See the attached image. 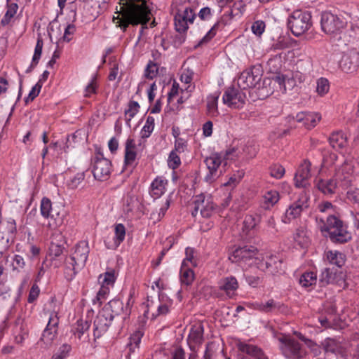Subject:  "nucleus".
<instances>
[{
  "instance_id": "obj_6",
  "label": "nucleus",
  "mask_w": 359,
  "mask_h": 359,
  "mask_svg": "<svg viewBox=\"0 0 359 359\" xmlns=\"http://www.w3.org/2000/svg\"><path fill=\"white\" fill-rule=\"evenodd\" d=\"M280 349L283 355L287 359H303L306 355V350L294 339L290 337H281Z\"/></svg>"
},
{
  "instance_id": "obj_42",
  "label": "nucleus",
  "mask_w": 359,
  "mask_h": 359,
  "mask_svg": "<svg viewBox=\"0 0 359 359\" xmlns=\"http://www.w3.org/2000/svg\"><path fill=\"white\" fill-rule=\"evenodd\" d=\"M52 210V203L48 198H43L41 203V213L46 217H53V215L51 214Z\"/></svg>"
},
{
  "instance_id": "obj_33",
  "label": "nucleus",
  "mask_w": 359,
  "mask_h": 359,
  "mask_svg": "<svg viewBox=\"0 0 359 359\" xmlns=\"http://www.w3.org/2000/svg\"><path fill=\"white\" fill-rule=\"evenodd\" d=\"M140 104L137 102L131 100L128 104V109L125 110V116L126 123L129 125V122L137 114L140 109Z\"/></svg>"
},
{
  "instance_id": "obj_43",
  "label": "nucleus",
  "mask_w": 359,
  "mask_h": 359,
  "mask_svg": "<svg viewBox=\"0 0 359 359\" xmlns=\"http://www.w3.org/2000/svg\"><path fill=\"white\" fill-rule=\"evenodd\" d=\"M219 93H214L208 97L207 108L209 113L217 114V102Z\"/></svg>"
},
{
  "instance_id": "obj_3",
  "label": "nucleus",
  "mask_w": 359,
  "mask_h": 359,
  "mask_svg": "<svg viewBox=\"0 0 359 359\" xmlns=\"http://www.w3.org/2000/svg\"><path fill=\"white\" fill-rule=\"evenodd\" d=\"M121 315L125 316V309L123 303L120 299H114L106 304L94 320L95 339L99 338L107 332L114 318Z\"/></svg>"
},
{
  "instance_id": "obj_62",
  "label": "nucleus",
  "mask_w": 359,
  "mask_h": 359,
  "mask_svg": "<svg viewBox=\"0 0 359 359\" xmlns=\"http://www.w3.org/2000/svg\"><path fill=\"white\" fill-rule=\"evenodd\" d=\"M204 202V196L203 194L196 196V200L194 201V209L191 212V215L194 217H196L198 212V211L201 212V205H203V203Z\"/></svg>"
},
{
  "instance_id": "obj_58",
  "label": "nucleus",
  "mask_w": 359,
  "mask_h": 359,
  "mask_svg": "<svg viewBox=\"0 0 359 359\" xmlns=\"http://www.w3.org/2000/svg\"><path fill=\"white\" fill-rule=\"evenodd\" d=\"M251 29L255 34H256L257 36H260L264 32V31L265 29L264 22H263L262 20L255 21L252 24Z\"/></svg>"
},
{
  "instance_id": "obj_57",
  "label": "nucleus",
  "mask_w": 359,
  "mask_h": 359,
  "mask_svg": "<svg viewBox=\"0 0 359 359\" xmlns=\"http://www.w3.org/2000/svg\"><path fill=\"white\" fill-rule=\"evenodd\" d=\"M337 159V155L334 153H330L328 156H326V154H323V158L322 166L323 167H329L332 165L336 160Z\"/></svg>"
},
{
  "instance_id": "obj_24",
  "label": "nucleus",
  "mask_w": 359,
  "mask_h": 359,
  "mask_svg": "<svg viewBox=\"0 0 359 359\" xmlns=\"http://www.w3.org/2000/svg\"><path fill=\"white\" fill-rule=\"evenodd\" d=\"M330 146L335 150H339L346 146L347 139L341 131H337L332 133L329 137Z\"/></svg>"
},
{
  "instance_id": "obj_13",
  "label": "nucleus",
  "mask_w": 359,
  "mask_h": 359,
  "mask_svg": "<svg viewBox=\"0 0 359 359\" xmlns=\"http://www.w3.org/2000/svg\"><path fill=\"white\" fill-rule=\"evenodd\" d=\"M258 253L257 248L252 245H245L235 249L229 255V259L232 262H247L255 258Z\"/></svg>"
},
{
  "instance_id": "obj_38",
  "label": "nucleus",
  "mask_w": 359,
  "mask_h": 359,
  "mask_svg": "<svg viewBox=\"0 0 359 359\" xmlns=\"http://www.w3.org/2000/svg\"><path fill=\"white\" fill-rule=\"evenodd\" d=\"M98 280L101 284L112 286L116 280L115 271L114 269H110L104 273L100 274Z\"/></svg>"
},
{
  "instance_id": "obj_20",
  "label": "nucleus",
  "mask_w": 359,
  "mask_h": 359,
  "mask_svg": "<svg viewBox=\"0 0 359 359\" xmlns=\"http://www.w3.org/2000/svg\"><path fill=\"white\" fill-rule=\"evenodd\" d=\"M203 332L204 327L201 323L193 325L188 337L190 345L191 344L194 345L201 344L203 341Z\"/></svg>"
},
{
  "instance_id": "obj_7",
  "label": "nucleus",
  "mask_w": 359,
  "mask_h": 359,
  "mask_svg": "<svg viewBox=\"0 0 359 359\" xmlns=\"http://www.w3.org/2000/svg\"><path fill=\"white\" fill-rule=\"evenodd\" d=\"M262 76V70L260 66H253L244 70L238 79V85L243 89L259 88Z\"/></svg>"
},
{
  "instance_id": "obj_15",
  "label": "nucleus",
  "mask_w": 359,
  "mask_h": 359,
  "mask_svg": "<svg viewBox=\"0 0 359 359\" xmlns=\"http://www.w3.org/2000/svg\"><path fill=\"white\" fill-rule=\"evenodd\" d=\"M311 163L308 159H305L299 166L294 175V184L298 188H304L308 184V179L311 177Z\"/></svg>"
},
{
  "instance_id": "obj_25",
  "label": "nucleus",
  "mask_w": 359,
  "mask_h": 359,
  "mask_svg": "<svg viewBox=\"0 0 359 359\" xmlns=\"http://www.w3.org/2000/svg\"><path fill=\"white\" fill-rule=\"evenodd\" d=\"M337 273L336 270L330 268H325L319 276V283L321 287L334 283L337 281Z\"/></svg>"
},
{
  "instance_id": "obj_1",
  "label": "nucleus",
  "mask_w": 359,
  "mask_h": 359,
  "mask_svg": "<svg viewBox=\"0 0 359 359\" xmlns=\"http://www.w3.org/2000/svg\"><path fill=\"white\" fill-rule=\"evenodd\" d=\"M119 11L116 8V17L114 16L113 21L118 20V27L126 32L130 25L136 26L141 25L140 36L144 29L147 28V24L150 20L151 11L145 0H120Z\"/></svg>"
},
{
  "instance_id": "obj_19",
  "label": "nucleus",
  "mask_w": 359,
  "mask_h": 359,
  "mask_svg": "<svg viewBox=\"0 0 359 359\" xmlns=\"http://www.w3.org/2000/svg\"><path fill=\"white\" fill-rule=\"evenodd\" d=\"M137 156L136 144L135 140L128 138L126 142L124 163L125 165H131Z\"/></svg>"
},
{
  "instance_id": "obj_32",
  "label": "nucleus",
  "mask_w": 359,
  "mask_h": 359,
  "mask_svg": "<svg viewBox=\"0 0 359 359\" xmlns=\"http://www.w3.org/2000/svg\"><path fill=\"white\" fill-rule=\"evenodd\" d=\"M18 8V6L16 3H12L8 5L7 11L1 20L2 26H6L10 23L11 18L16 14Z\"/></svg>"
},
{
  "instance_id": "obj_54",
  "label": "nucleus",
  "mask_w": 359,
  "mask_h": 359,
  "mask_svg": "<svg viewBox=\"0 0 359 359\" xmlns=\"http://www.w3.org/2000/svg\"><path fill=\"white\" fill-rule=\"evenodd\" d=\"M41 87L42 85L40 83V81H39L34 86L32 87L28 96L25 99L26 104H27L29 102L33 101L39 95Z\"/></svg>"
},
{
  "instance_id": "obj_12",
  "label": "nucleus",
  "mask_w": 359,
  "mask_h": 359,
  "mask_svg": "<svg viewBox=\"0 0 359 359\" xmlns=\"http://www.w3.org/2000/svg\"><path fill=\"white\" fill-rule=\"evenodd\" d=\"M309 198L305 193L300 195L299 198L291 204L285 212V219L291 220L300 216L301 213L309 207Z\"/></svg>"
},
{
  "instance_id": "obj_11",
  "label": "nucleus",
  "mask_w": 359,
  "mask_h": 359,
  "mask_svg": "<svg viewBox=\"0 0 359 359\" xmlns=\"http://www.w3.org/2000/svg\"><path fill=\"white\" fill-rule=\"evenodd\" d=\"M245 98L246 96L244 93L232 87L228 88L226 90L222 100L224 104H227L229 107L238 109L244 105Z\"/></svg>"
},
{
  "instance_id": "obj_9",
  "label": "nucleus",
  "mask_w": 359,
  "mask_h": 359,
  "mask_svg": "<svg viewBox=\"0 0 359 359\" xmlns=\"http://www.w3.org/2000/svg\"><path fill=\"white\" fill-rule=\"evenodd\" d=\"M322 30L327 34H337L344 27V22L337 15L325 11L321 14Z\"/></svg>"
},
{
  "instance_id": "obj_47",
  "label": "nucleus",
  "mask_w": 359,
  "mask_h": 359,
  "mask_svg": "<svg viewBox=\"0 0 359 359\" xmlns=\"http://www.w3.org/2000/svg\"><path fill=\"white\" fill-rule=\"evenodd\" d=\"M215 210V205L212 202L204 201L201 208V215L203 217H210Z\"/></svg>"
},
{
  "instance_id": "obj_5",
  "label": "nucleus",
  "mask_w": 359,
  "mask_h": 359,
  "mask_svg": "<svg viewBox=\"0 0 359 359\" xmlns=\"http://www.w3.org/2000/svg\"><path fill=\"white\" fill-rule=\"evenodd\" d=\"M311 25V14L302 10L293 11L287 19V27L296 36L304 34Z\"/></svg>"
},
{
  "instance_id": "obj_30",
  "label": "nucleus",
  "mask_w": 359,
  "mask_h": 359,
  "mask_svg": "<svg viewBox=\"0 0 359 359\" xmlns=\"http://www.w3.org/2000/svg\"><path fill=\"white\" fill-rule=\"evenodd\" d=\"M52 320L53 319L50 318L47 325V327L44 330L42 334V337L41 338V339L47 344H50L52 342L56 334L55 326L57 325V322L56 321L51 324Z\"/></svg>"
},
{
  "instance_id": "obj_55",
  "label": "nucleus",
  "mask_w": 359,
  "mask_h": 359,
  "mask_svg": "<svg viewBox=\"0 0 359 359\" xmlns=\"http://www.w3.org/2000/svg\"><path fill=\"white\" fill-rule=\"evenodd\" d=\"M70 350V345L65 344L60 346L57 352L53 355L52 359H64L67 356Z\"/></svg>"
},
{
  "instance_id": "obj_51",
  "label": "nucleus",
  "mask_w": 359,
  "mask_h": 359,
  "mask_svg": "<svg viewBox=\"0 0 359 359\" xmlns=\"http://www.w3.org/2000/svg\"><path fill=\"white\" fill-rule=\"evenodd\" d=\"M168 165L170 168L172 170H175L177 168L180 163V158L177 154L176 151H172L169 155L168 161Z\"/></svg>"
},
{
  "instance_id": "obj_60",
  "label": "nucleus",
  "mask_w": 359,
  "mask_h": 359,
  "mask_svg": "<svg viewBox=\"0 0 359 359\" xmlns=\"http://www.w3.org/2000/svg\"><path fill=\"white\" fill-rule=\"evenodd\" d=\"M25 265V262L24 261V259L20 255H15L12 266L14 270L20 271V269H23Z\"/></svg>"
},
{
  "instance_id": "obj_34",
  "label": "nucleus",
  "mask_w": 359,
  "mask_h": 359,
  "mask_svg": "<svg viewBox=\"0 0 359 359\" xmlns=\"http://www.w3.org/2000/svg\"><path fill=\"white\" fill-rule=\"evenodd\" d=\"M317 282V276L314 272H306L299 278V283L302 287H308L315 285Z\"/></svg>"
},
{
  "instance_id": "obj_61",
  "label": "nucleus",
  "mask_w": 359,
  "mask_h": 359,
  "mask_svg": "<svg viewBox=\"0 0 359 359\" xmlns=\"http://www.w3.org/2000/svg\"><path fill=\"white\" fill-rule=\"evenodd\" d=\"M96 79H97V76L95 75L92 78L91 81L86 87V89H85V92H86L85 96L86 97H89L91 94L96 93V88H97V85L95 83Z\"/></svg>"
},
{
  "instance_id": "obj_39",
  "label": "nucleus",
  "mask_w": 359,
  "mask_h": 359,
  "mask_svg": "<svg viewBox=\"0 0 359 359\" xmlns=\"http://www.w3.org/2000/svg\"><path fill=\"white\" fill-rule=\"evenodd\" d=\"M65 249V248L63 244L57 243L53 239L49 247V256L51 257V259L60 256L63 253Z\"/></svg>"
},
{
  "instance_id": "obj_64",
  "label": "nucleus",
  "mask_w": 359,
  "mask_h": 359,
  "mask_svg": "<svg viewBox=\"0 0 359 359\" xmlns=\"http://www.w3.org/2000/svg\"><path fill=\"white\" fill-rule=\"evenodd\" d=\"M39 288L38 287V285L36 284H34L29 291V296H28V302L29 303H32L33 302H34L39 294Z\"/></svg>"
},
{
  "instance_id": "obj_18",
  "label": "nucleus",
  "mask_w": 359,
  "mask_h": 359,
  "mask_svg": "<svg viewBox=\"0 0 359 359\" xmlns=\"http://www.w3.org/2000/svg\"><path fill=\"white\" fill-rule=\"evenodd\" d=\"M257 309L262 312L269 313L279 311L281 313L285 312L287 307L279 302H276L273 299L268 300L265 303H260L257 304Z\"/></svg>"
},
{
  "instance_id": "obj_22",
  "label": "nucleus",
  "mask_w": 359,
  "mask_h": 359,
  "mask_svg": "<svg viewBox=\"0 0 359 359\" xmlns=\"http://www.w3.org/2000/svg\"><path fill=\"white\" fill-rule=\"evenodd\" d=\"M238 287V281L233 276L224 278L221 280L219 284V289L224 290L229 297H231L234 294Z\"/></svg>"
},
{
  "instance_id": "obj_56",
  "label": "nucleus",
  "mask_w": 359,
  "mask_h": 359,
  "mask_svg": "<svg viewBox=\"0 0 359 359\" xmlns=\"http://www.w3.org/2000/svg\"><path fill=\"white\" fill-rule=\"evenodd\" d=\"M285 79L286 76L283 74H278L272 77V81L274 84H278L279 90L282 92H285Z\"/></svg>"
},
{
  "instance_id": "obj_14",
  "label": "nucleus",
  "mask_w": 359,
  "mask_h": 359,
  "mask_svg": "<svg viewBox=\"0 0 359 359\" xmlns=\"http://www.w3.org/2000/svg\"><path fill=\"white\" fill-rule=\"evenodd\" d=\"M222 153H215L205 159L204 162L209 170L208 174L205 177L207 182L215 180L222 173V171H220L219 173H218L217 171L218 168L222 162Z\"/></svg>"
},
{
  "instance_id": "obj_2",
  "label": "nucleus",
  "mask_w": 359,
  "mask_h": 359,
  "mask_svg": "<svg viewBox=\"0 0 359 359\" xmlns=\"http://www.w3.org/2000/svg\"><path fill=\"white\" fill-rule=\"evenodd\" d=\"M318 228L323 236L329 237L334 243H345L351 239V234L347 231L343 222L334 215H329L325 221L316 217Z\"/></svg>"
},
{
  "instance_id": "obj_40",
  "label": "nucleus",
  "mask_w": 359,
  "mask_h": 359,
  "mask_svg": "<svg viewBox=\"0 0 359 359\" xmlns=\"http://www.w3.org/2000/svg\"><path fill=\"white\" fill-rule=\"evenodd\" d=\"M259 222L260 217L259 215H248L245 217L243 226L247 230H252L255 228Z\"/></svg>"
},
{
  "instance_id": "obj_50",
  "label": "nucleus",
  "mask_w": 359,
  "mask_h": 359,
  "mask_svg": "<svg viewBox=\"0 0 359 359\" xmlns=\"http://www.w3.org/2000/svg\"><path fill=\"white\" fill-rule=\"evenodd\" d=\"M195 250L194 248L188 247L185 250L186 258L184 259L182 265L186 266L187 262L191 263V266H196L197 261L194 257Z\"/></svg>"
},
{
  "instance_id": "obj_31",
  "label": "nucleus",
  "mask_w": 359,
  "mask_h": 359,
  "mask_svg": "<svg viewBox=\"0 0 359 359\" xmlns=\"http://www.w3.org/2000/svg\"><path fill=\"white\" fill-rule=\"evenodd\" d=\"M194 271L191 269L182 265L180 270V280L182 284L190 285L194 280Z\"/></svg>"
},
{
  "instance_id": "obj_49",
  "label": "nucleus",
  "mask_w": 359,
  "mask_h": 359,
  "mask_svg": "<svg viewBox=\"0 0 359 359\" xmlns=\"http://www.w3.org/2000/svg\"><path fill=\"white\" fill-rule=\"evenodd\" d=\"M158 68L157 64L150 61L145 69V76L149 79H153L158 74Z\"/></svg>"
},
{
  "instance_id": "obj_27",
  "label": "nucleus",
  "mask_w": 359,
  "mask_h": 359,
  "mask_svg": "<svg viewBox=\"0 0 359 359\" xmlns=\"http://www.w3.org/2000/svg\"><path fill=\"white\" fill-rule=\"evenodd\" d=\"M43 46V39H42V38L41 36H39L38 39H37V41H36V44L35 48H34V55H33V57H32V60L31 65L27 68V69L25 71V72L27 74H29L31 72H32L34 68L39 63V60L41 58V53H42Z\"/></svg>"
},
{
  "instance_id": "obj_53",
  "label": "nucleus",
  "mask_w": 359,
  "mask_h": 359,
  "mask_svg": "<svg viewBox=\"0 0 359 359\" xmlns=\"http://www.w3.org/2000/svg\"><path fill=\"white\" fill-rule=\"evenodd\" d=\"M143 336V334L140 331L135 332L130 338V343L128 346H130V351H134V348H137L141 341V338Z\"/></svg>"
},
{
  "instance_id": "obj_48",
  "label": "nucleus",
  "mask_w": 359,
  "mask_h": 359,
  "mask_svg": "<svg viewBox=\"0 0 359 359\" xmlns=\"http://www.w3.org/2000/svg\"><path fill=\"white\" fill-rule=\"evenodd\" d=\"M154 128V118L149 116L147 118L146 123L142 128V132L144 133L142 135L143 137H148Z\"/></svg>"
},
{
  "instance_id": "obj_63",
  "label": "nucleus",
  "mask_w": 359,
  "mask_h": 359,
  "mask_svg": "<svg viewBox=\"0 0 359 359\" xmlns=\"http://www.w3.org/2000/svg\"><path fill=\"white\" fill-rule=\"evenodd\" d=\"M181 17L184 19V20L187 22H189L192 23L194 20L196 18V14L194 12L193 9L191 8H187L184 11L183 13L181 14Z\"/></svg>"
},
{
  "instance_id": "obj_36",
  "label": "nucleus",
  "mask_w": 359,
  "mask_h": 359,
  "mask_svg": "<svg viewBox=\"0 0 359 359\" xmlns=\"http://www.w3.org/2000/svg\"><path fill=\"white\" fill-rule=\"evenodd\" d=\"M237 347L241 352L246 353L251 357H254L259 348L257 346L246 344L242 341H239L237 344Z\"/></svg>"
},
{
  "instance_id": "obj_4",
  "label": "nucleus",
  "mask_w": 359,
  "mask_h": 359,
  "mask_svg": "<svg viewBox=\"0 0 359 359\" xmlns=\"http://www.w3.org/2000/svg\"><path fill=\"white\" fill-rule=\"evenodd\" d=\"M88 254V243L86 241H81L76 245L74 253L69 257L66 258L65 264L67 271H72L71 278L74 276L78 271L84 267Z\"/></svg>"
},
{
  "instance_id": "obj_41",
  "label": "nucleus",
  "mask_w": 359,
  "mask_h": 359,
  "mask_svg": "<svg viewBox=\"0 0 359 359\" xmlns=\"http://www.w3.org/2000/svg\"><path fill=\"white\" fill-rule=\"evenodd\" d=\"M85 178V173L84 172H78L76 173L74 177H71L69 180L67 182V187L69 189H75L78 188Z\"/></svg>"
},
{
  "instance_id": "obj_26",
  "label": "nucleus",
  "mask_w": 359,
  "mask_h": 359,
  "mask_svg": "<svg viewBox=\"0 0 359 359\" xmlns=\"http://www.w3.org/2000/svg\"><path fill=\"white\" fill-rule=\"evenodd\" d=\"M316 186L324 194L332 195L335 192L337 182L333 179L319 180L317 181Z\"/></svg>"
},
{
  "instance_id": "obj_8",
  "label": "nucleus",
  "mask_w": 359,
  "mask_h": 359,
  "mask_svg": "<svg viewBox=\"0 0 359 359\" xmlns=\"http://www.w3.org/2000/svg\"><path fill=\"white\" fill-rule=\"evenodd\" d=\"M111 170V161L97 151L93 162V174L95 179L104 181L108 179Z\"/></svg>"
},
{
  "instance_id": "obj_17",
  "label": "nucleus",
  "mask_w": 359,
  "mask_h": 359,
  "mask_svg": "<svg viewBox=\"0 0 359 359\" xmlns=\"http://www.w3.org/2000/svg\"><path fill=\"white\" fill-rule=\"evenodd\" d=\"M16 224L14 219L0 220V238L9 241L14 237Z\"/></svg>"
},
{
  "instance_id": "obj_21",
  "label": "nucleus",
  "mask_w": 359,
  "mask_h": 359,
  "mask_svg": "<svg viewBox=\"0 0 359 359\" xmlns=\"http://www.w3.org/2000/svg\"><path fill=\"white\" fill-rule=\"evenodd\" d=\"M282 264L283 262L281 259H278L277 257L271 256L259 267L264 270L263 265H264L266 269L269 270L272 274H275L283 271Z\"/></svg>"
},
{
  "instance_id": "obj_23",
  "label": "nucleus",
  "mask_w": 359,
  "mask_h": 359,
  "mask_svg": "<svg viewBox=\"0 0 359 359\" xmlns=\"http://www.w3.org/2000/svg\"><path fill=\"white\" fill-rule=\"evenodd\" d=\"M166 184V180L161 177H156L151 184L149 191L151 196L155 199L161 197L165 191Z\"/></svg>"
},
{
  "instance_id": "obj_10",
  "label": "nucleus",
  "mask_w": 359,
  "mask_h": 359,
  "mask_svg": "<svg viewBox=\"0 0 359 359\" xmlns=\"http://www.w3.org/2000/svg\"><path fill=\"white\" fill-rule=\"evenodd\" d=\"M339 68L346 74L356 73L359 69V53L355 50L345 53L339 61Z\"/></svg>"
},
{
  "instance_id": "obj_29",
  "label": "nucleus",
  "mask_w": 359,
  "mask_h": 359,
  "mask_svg": "<svg viewBox=\"0 0 359 359\" xmlns=\"http://www.w3.org/2000/svg\"><path fill=\"white\" fill-rule=\"evenodd\" d=\"M353 172L351 165L345 162L337 172V176L344 181V186H349L351 182L350 175Z\"/></svg>"
},
{
  "instance_id": "obj_45",
  "label": "nucleus",
  "mask_w": 359,
  "mask_h": 359,
  "mask_svg": "<svg viewBox=\"0 0 359 359\" xmlns=\"http://www.w3.org/2000/svg\"><path fill=\"white\" fill-rule=\"evenodd\" d=\"M175 26L176 31L180 33H184L188 29L187 22L181 17V14L179 13L175 15Z\"/></svg>"
},
{
  "instance_id": "obj_46",
  "label": "nucleus",
  "mask_w": 359,
  "mask_h": 359,
  "mask_svg": "<svg viewBox=\"0 0 359 359\" xmlns=\"http://www.w3.org/2000/svg\"><path fill=\"white\" fill-rule=\"evenodd\" d=\"M330 89L329 81L327 79L320 78L317 81L316 91L318 95L323 96L325 95Z\"/></svg>"
},
{
  "instance_id": "obj_28",
  "label": "nucleus",
  "mask_w": 359,
  "mask_h": 359,
  "mask_svg": "<svg viewBox=\"0 0 359 359\" xmlns=\"http://www.w3.org/2000/svg\"><path fill=\"white\" fill-rule=\"evenodd\" d=\"M326 257L328 262L331 264L336 265L338 267H341L344 265L346 262V255L342 252L334 250H329L326 252Z\"/></svg>"
},
{
  "instance_id": "obj_16",
  "label": "nucleus",
  "mask_w": 359,
  "mask_h": 359,
  "mask_svg": "<svg viewBox=\"0 0 359 359\" xmlns=\"http://www.w3.org/2000/svg\"><path fill=\"white\" fill-rule=\"evenodd\" d=\"M320 118L321 116L317 113L304 111L298 113L295 117L297 122L302 123L308 129L315 127Z\"/></svg>"
},
{
  "instance_id": "obj_44",
  "label": "nucleus",
  "mask_w": 359,
  "mask_h": 359,
  "mask_svg": "<svg viewBox=\"0 0 359 359\" xmlns=\"http://www.w3.org/2000/svg\"><path fill=\"white\" fill-rule=\"evenodd\" d=\"M115 245L118 246L123 241L126 236V228L123 224H118L115 226Z\"/></svg>"
},
{
  "instance_id": "obj_37",
  "label": "nucleus",
  "mask_w": 359,
  "mask_h": 359,
  "mask_svg": "<svg viewBox=\"0 0 359 359\" xmlns=\"http://www.w3.org/2000/svg\"><path fill=\"white\" fill-rule=\"evenodd\" d=\"M279 200V194L278 191L271 190L267 191L264 196V202L266 205V209L269 208L276 204Z\"/></svg>"
},
{
  "instance_id": "obj_59",
  "label": "nucleus",
  "mask_w": 359,
  "mask_h": 359,
  "mask_svg": "<svg viewBox=\"0 0 359 359\" xmlns=\"http://www.w3.org/2000/svg\"><path fill=\"white\" fill-rule=\"evenodd\" d=\"M285 174V168L280 165H274L271 168V175L275 178L280 179Z\"/></svg>"
},
{
  "instance_id": "obj_35",
  "label": "nucleus",
  "mask_w": 359,
  "mask_h": 359,
  "mask_svg": "<svg viewBox=\"0 0 359 359\" xmlns=\"http://www.w3.org/2000/svg\"><path fill=\"white\" fill-rule=\"evenodd\" d=\"M90 326V322L87 320L82 318L77 320L75 326L73 328L74 334H78V337L80 339L81 336L88 330Z\"/></svg>"
},
{
  "instance_id": "obj_52",
  "label": "nucleus",
  "mask_w": 359,
  "mask_h": 359,
  "mask_svg": "<svg viewBox=\"0 0 359 359\" xmlns=\"http://www.w3.org/2000/svg\"><path fill=\"white\" fill-rule=\"evenodd\" d=\"M219 22H217L214 25V26L209 30V32L204 36L201 41L198 42L196 46H200L201 45L205 44L208 43L216 34L215 29L217 28Z\"/></svg>"
}]
</instances>
